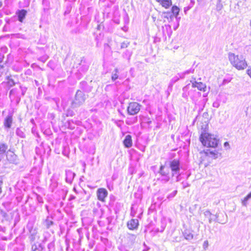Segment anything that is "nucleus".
Masks as SVG:
<instances>
[{"mask_svg": "<svg viewBox=\"0 0 251 251\" xmlns=\"http://www.w3.org/2000/svg\"><path fill=\"white\" fill-rule=\"evenodd\" d=\"M2 2L1 0H0V7H1L2 6Z\"/></svg>", "mask_w": 251, "mask_h": 251, "instance_id": "cd10ccee", "label": "nucleus"}, {"mask_svg": "<svg viewBox=\"0 0 251 251\" xmlns=\"http://www.w3.org/2000/svg\"><path fill=\"white\" fill-rule=\"evenodd\" d=\"M2 184V181L0 180V194H1L2 192V189H1Z\"/></svg>", "mask_w": 251, "mask_h": 251, "instance_id": "393cba45", "label": "nucleus"}, {"mask_svg": "<svg viewBox=\"0 0 251 251\" xmlns=\"http://www.w3.org/2000/svg\"><path fill=\"white\" fill-rule=\"evenodd\" d=\"M168 164L173 173L179 172L180 170V161L178 159H174L170 161Z\"/></svg>", "mask_w": 251, "mask_h": 251, "instance_id": "423d86ee", "label": "nucleus"}, {"mask_svg": "<svg viewBox=\"0 0 251 251\" xmlns=\"http://www.w3.org/2000/svg\"><path fill=\"white\" fill-rule=\"evenodd\" d=\"M228 59L231 64L238 70H244L248 66L247 62L242 55L231 53L228 55Z\"/></svg>", "mask_w": 251, "mask_h": 251, "instance_id": "f03ea898", "label": "nucleus"}, {"mask_svg": "<svg viewBox=\"0 0 251 251\" xmlns=\"http://www.w3.org/2000/svg\"><path fill=\"white\" fill-rule=\"evenodd\" d=\"M251 198V192H250L249 194L247 195L246 197H245L244 199L242 200V203L244 205L246 204L247 201L249 199Z\"/></svg>", "mask_w": 251, "mask_h": 251, "instance_id": "aec40b11", "label": "nucleus"}, {"mask_svg": "<svg viewBox=\"0 0 251 251\" xmlns=\"http://www.w3.org/2000/svg\"><path fill=\"white\" fill-rule=\"evenodd\" d=\"M159 173L162 176H167L170 173V167L167 166L166 163L164 165H161L160 167Z\"/></svg>", "mask_w": 251, "mask_h": 251, "instance_id": "1a4fd4ad", "label": "nucleus"}, {"mask_svg": "<svg viewBox=\"0 0 251 251\" xmlns=\"http://www.w3.org/2000/svg\"><path fill=\"white\" fill-rule=\"evenodd\" d=\"M163 7L169 8L172 5V0H156Z\"/></svg>", "mask_w": 251, "mask_h": 251, "instance_id": "9d476101", "label": "nucleus"}, {"mask_svg": "<svg viewBox=\"0 0 251 251\" xmlns=\"http://www.w3.org/2000/svg\"><path fill=\"white\" fill-rule=\"evenodd\" d=\"M8 151V146L5 143L0 144V158L4 154L7 153Z\"/></svg>", "mask_w": 251, "mask_h": 251, "instance_id": "dca6fc26", "label": "nucleus"}, {"mask_svg": "<svg viewBox=\"0 0 251 251\" xmlns=\"http://www.w3.org/2000/svg\"><path fill=\"white\" fill-rule=\"evenodd\" d=\"M16 13L18 16V20L20 22L22 23L24 21V19L25 18V16L26 15V10L25 9H22L20 10H18Z\"/></svg>", "mask_w": 251, "mask_h": 251, "instance_id": "ddd939ff", "label": "nucleus"}, {"mask_svg": "<svg viewBox=\"0 0 251 251\" xmlns=\"http://www.w3.org/2000/svg\"><path fill=\"white\" fill-rule=\"evenodd\" d=\"M16 155L13 151H11L10 150L7 151V153L6 154V157L10 163L14 162L16 160Z\"/></svg>", "mask_w": 251, "mask_h": 251, "instance_id": "6e6552de", "label": "nucleus"}, {"mask_svg": "<svg viewBox=\"0 0 251 251\" xmlns=\"http://www.w3.org/2000/svg\"><path fill=\"white\" fill-rule=\"evenodd\" d=\"M4 56L0 54V76H2L6 74L8 70H3V59Z\"/></svg>", "mask_w": 251, "mask_h": 251, "instance_id": "2eb2a0df", "label": "nucleus"}, {"mask_svg": "<svg viewBox=\"0 0 251 251\" xmlns=\"http://www.w3.org/2000/svg\"><path fill=\"white\" fill-rule=\"evenodd\" d=\"M201 156L200 157L199 164L203 165L204 167H206L212 159L210 155L215 156L216 153L213 151H202L200 152Z\"/></svg>", "mask_w": 251, "mask_h": 251, "instance_id": "7ed1b4c3", "label": "nucleus"}, {"mask_svg": "<svg viewBox=\"0 0 251 251\" xmlns=\"http://www.w3.org/2000/svg\"><path fill=\"white\" fill-rule=\"evenodd\" d=\"M185 238L187 239H192L193 237V236L192 234H188L187 235H185Z\"/></svg>", "mask_w": 251, "mask_h": 251, "instance_id": "4be33fe9", "label": "nucleus"}, {"mask_svg": "<svg viewBox=\"0 0 251 251\" xmlns=\"http://www.w3.org/2000/svg\"><path fill=\"white\" fill-rule=\"evenodd\" d=\"M228 145H229V144H228V142H225V143H224V145H225V146H228Z\"/></svg>", "mask_w": 251, "mask_h": 251, "instance_id": "a878e982", "label": "nucleus"}, {"mask_svg": "<svg viewBox=\"0 0 251 251\" xmlns=\"http://www.w3.org/2000/svg\"><path fill=\"white\" fill-rule=\"evenodd\" d=\"M139 225L138 221L137 219H131L127 223V226L130 230H133L137 228Z\"/></svg>", "mask_w": 251, "mask_h": 251, "instance_id": "0eeeda50", "label": "nucleus"}, {"mask_svg": "<svg viewBox=\"0 0 251 251\" xmlns=\"http://www.w3.org/2000/svg\"><path fill=\"white\" fill-rule=\"evenodd\" d=\"M192 87L197 88L200 91L205 92L206 91V86L205 84L199 82H195L192 83Z\"/></svg>", "mask_w": 251, "mask_h": 251, "instance_id": "9b49d317", "label": "nucleus"}, {"mask_svg": "<svg viewBox=\"0 0 251 251\" xmlns=\"http://www.w3.org/2000/svg\"><path fill=\"white\" fill-rule=\"evenodd\" d=\"M123 144L126 148H128L132 146V140L131 136L127 135L126 136L123 141Z\"/></svg>", "mask_w": 251, "mask_h": 251, "instance_id": "f8f14e48", "label": "nucleus"}, {"mask_svg": "<svg viewBox=\"0 0 251 251\" xmlns=\"http://www.w3.org/2000/svg\"><path fill=\"white\" fill-rule=\"evenodd\" d=\"M98 199L101 201L104 202L105 199L107 197L108 192L106 189L103 188H99L97 191Z\"/></svg>", "mask_w": 251, "mask_h": 251, "instance_id": "39448f33", "label": "nucleus"}, {"mask_svg": "<svg viewBox=\"0 0 251 251\" xmlns=\"http://www.w3.org/2000/svg\"><path fill=\"white\" fill-rule=\"evenodd\" d=\"M208 246V242L207 241H205L204 242L203 244V247L204 249H206Z\"/></svg>", "mask_w": 251, "mask_h": 251, "instance_id": "412c9836", "label": "nucleus"}, {"mask_svg": "<svg viewBox=\"0 0 251 251\" xmlns=\"http://www.w3.org/2000/svg\"><path fill=\"white\" fill-rule=\"evenodd\" d=\"M13 122V117L12 115L7 116L4 120V126L7 128L11 127Z\"/></svg>", "mask_w": 251, "mask_h": 251, "instance_id": "4468645a", "label": "nucleus"}, {"mask_svg": "<svg viewBox=\"0 0 251 251\" xmlns=\"http://www.w3.org/2000/svg\"><path fill=\"white\" fill-rule=\"evenodd\" d=\"M248 111L251 112V106L247 107V111H246V114L248 115L249 114Z\"/></svg>", "mask_w": 251, "mask_h": 251, "instance_id": "b1692460", "label": "nucleus"}, {"mask_svg": "<svg viewBox=\"0 0 251 251\" xmlns=\"http://www.w3.org/2000/svg\"><path fill=\"white\" fill-rule=\"evenodd\" d=\"M75 199V196H73L72 197H71L70 199H69V200H74Z\"/></svg>", "mask_w": 251, "mask_h": 251, "instance_id": "bb28decb", "label": "nucleus"}, {"mask_svg": "<svg viewBox=\"0 0 251 251\" xmlns=\"http://www.w3.org/2000/svg\"><path fill=\"white\" fill-rule=\"evenodd\" d=\"M247 73L251 77V67L247 70Z\"/></svg>", "mask_w": 251, "mask_h": 251, "instance_id": "5701e85b", "label": "nucleus"}, {"mask_svg": "<svg viewBox=\"0 0 251 251\" xmlns=\"http://www.w3.org/2000/svg\"><path fill=\"white\" fill-rule=\"evenodd\" d=\"M171 11L175 16H177L179 12V8L176 5L173 6Z\"/></svg>", "mask_w": 251, "mask_h": 251, "instance_id": "f3484780", "label": "nucleus"}, {"mask_svg": "<svg viewBox=\"0 0 251 251\" xmlns=\"http://www.w3.org/2000/svg\"><path fill=\"white\" fill-rule=\"evenodd\" d=\"M7 80V83L10 86H12L15 85V83L14 80L11 78L10 76H7L6 77Z\"/></svg>", "mask_w": 251, "mask_h": 251, "instance_id": "a211bd4d", "label": "nucleus"}, {"mask_svg": "<svg viewBox=\"0 0 251 251\" xmlns=\"http://www.w3.org/2000/svg\"><path fill=\"white\" fill-rule=\"evenodd\" d=\"M203 132L200 135L199 140L202 145L207 148H216L218 146L219 140L217 137L213 134L208 132V125L206 124L204 128H202Z\"/></svg>", "mask_w": 251, "mask_h": 251, "instance_id": "f257e3e1", "label": "nucleus"}, {"mask_svg": "<svg viewBox=\"0 0 251 251\" xmlns=\"http://www.w3.org/2000/svg\"><path fill=\"white\" fill-rule=\"evenodd\" d=\"M141 105L137 102H130L127 107V113L130 115L137 114L140 110Z\"/></svg>", "mask_w": 251, "mask_h": 251, "instance_id": "20e7f679", "label": "nucleus"}, {"mask_svg": "<svg viewBox=\"0 0 251 251\" xmlns=\"http://www.w3.org/2000/svg\"><path fill=\"white\" fill-rule=\"evenodd\" d=\"M53 222L48 219H47L45 222V225L47 228H49L51 226L53 225Z\"/></svg>", "mask_w": 251, "mask_h": 251, "instance_id": "6ab92c4d", "label": "nucleus"}]
</instances>
